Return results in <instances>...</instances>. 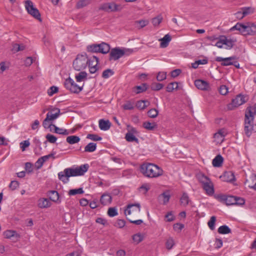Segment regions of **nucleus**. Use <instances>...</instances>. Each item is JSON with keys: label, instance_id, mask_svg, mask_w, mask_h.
<instances>
[{"label": "nucleus", "instance_id": "1", "mask_svg": "<svg viewBox=\"0 0 256 256\" xmlns=\"http://www.w3.org/2000/svg\"><path fill=\"white\" fill-rule=\"evenodd\" d=\"M256 115V103L246 108L244 119V132L250 137L252 132H256V124H254V116Z\"/></svg>", "mask_w": 256, "mask_h": 256}, {"label": "nucleus", "instance_id": "2", "mask_svg": "<svg viewBox=\"0 0 256 256\" xmlns=\"http://www.w3.org/2000/svg\"><path fill=\"white\" fill-rule=\"evenodd\" d=\"M140 172L146 177L158 178L163 174V170L158 166L151 163H144L140 166Z\"/></svg>", "mask_w": 256, "mask_h": 256}, {"label": "nucleus", "instance_id": "3", "mask_svg": "<svg viewBox=\"0 0 256 256\" xmlns=\"http://www.w3.org/2000/svg\"><path fill=\"white\" fill-rule=\"evenodd\" d=\"M230 30H238L244 36H256V24L254 23L249 22L245 24L238 22Z\"/></svg>", "mask_w": 256, "mask_h": 256}, {"label": "nucleus", "instance_id": "4", "mask_svg": "<svg viewBox=\"0 0 256 256\" xmlns=\"http://www.w3.org/2000/svg\"><path fill=\"white\" fill-rule=\"evenodd\" d=\"M88 58L86 54L84 52L78 54L73 62L74 68L77 71H80L85 69L88 64Z\"/></svg>", "mask_w": 256, "mask_h": 256}, {"label": "nucleus", "instance_id": "5", "mask_svg": "<svg viewBox=\"0 0 256 256\" xmlns=\"http://www.w3.org/2000/svg\"><path fill=\"white\" fill-rule=\"evenodd\" d=\"M87 52L92 53L100 52L103 54H106L109 52L110 47V44L102 42L100 44H94L88 45L86 48Z\"/></svg>", "mask_w": 256, "mask_h": 256}, {"label": "nucleus", "instance_id": "6", "mask_svg": "<svg viewBox=\"0 0 256 256\" xmlns=\"http://www.w3.org/2000/svg\"><path fill=\"white\" fill-rule=\"evenodd\" d=\"M58 175V179L64 184L68 182L69 178L78 176L76 168H65L64 171L59 172Z\"/></svg>", "mask_w": 256, "mask_h": 256}, {"label": "nucleus", "instance_id": "7", "mask_svg": "<svg viewBox=\"0 0 256 256\" xmlns=\"http://www.w3.org/2000/svg\"><path fill=\"white\" fill-rule=\"evenodd\" d=\"M64 85L68 90L74 94H79L82 90L84 86V84L82 86L77 84L70 77L64 80Z\"/></svg>", "mask_w": 256, "mask_h": 256}, {"label": "nucleus", "instance_id": "8", "mask_svg": "<svg viewBox=\"0 0 256 256\" xmlns=\"http://www.w3.org/2000/svg\"><path fill=\"white\" fill-rule=\"evenodd\" d=\"M248 100V96L242 94H238L234 98H233L231 103L227 105L228 110H232L235 108L243 104Z\"/></svg>", "mask_w": 256, "mask_h": 256}, {"label": "nucleus", "instance_id": "9", "mask_svg": "<svg viewBox=\"0 0 256 256\" xmlns=\"http://www.w3.org/2000/svg\"><path fill=\"white\" fill-rule=\"evenodd\" d=\"M24 6L28 14L39 21H42L40 14L38 10L34 6L33 2L31 0H26L24 2Z\"/></svg>", "mask_w": 256, "mask_h": 256}, {"label": "nucleus", "instance_id": "10", "mask_svg": "<svg viewBox=\"0 0 256 256\" xmlns=\"http://www.w3.org/2000/svg\"><path fill=\"white\" fill-rule=\"evenodd\" d=\"M100 9L107 12H112L120 11L122 7L120 4H117L114 2H108L102 4Z\"/></svg>", "mask_w": 256, "mask_h": 256}, {"label": "nucleus", "instance_id": "11", "mask_svg": "<svg viewBox=\"0 0 256 256\" xmlns=\"http://www.w3.org/2000/svg\"><path fill=\"white\" fill-rule=\"evenodd\" d=\"M109 60H116L124 55V52L120 48H115L110 50Z\"/></svg>", "mask_w": 256, "mask_h": 256}, {"label": "nucleus", "instance_id": "12", "mask_svg": "<svg viewBox=\"0 0 256 256\" xmlns=\"http://www.w3.org/2000/svg\"><path fill=\"white\" fill-rule=\"evenodd\" d=\"M216 198L227 206L236 205V198L232 196L218 195Z\"/></svg>", "mask_w": 256, "mask_h": 256}, {"label": "nucleus", "instance_id": "13", "mask_svg": "<svg viewBox=\"0 0 256 256\" xmlns=\"http://www.w3.org/2000/svg\"><path fill=\"white\" fill-rule=\"evenodd\" d=\"M60 109L58 108H54L52 109L50 112L46 114V118L48 119L50 121H53L56 119L60 115Z\"/></svg>", "mask_w": 256, "mask_h": 256}, {"label": "nucleus", "instance_id": "14", "mask_svg": "<svg viewBox=\"0 0 256 256\" xmlns=\"http://www.w3.org/2000/svg\"><path fill=\"white\" fill-rule=\"evenodd\" d=\"M140 212V206L139 204H128L125 210L124 214L126 216L130 215L132 212Z\"/></svg>", "mask_w": 256, "mask_h": 256}, {"label": "nucleus", "instance_id": "15", "mask_svg": "<svg viewBox=\"0 0 256 256\" xmlns=\"http://www.w3.org/2000/svg\"><path fill=\"white\" fill-rule=\"evenodd\" d=\"M235 58V56H230L226 58L218 56L216 58V60L218 62H222L221 65L222 66H228L233 64V62H232V60H234Z\"/></svg>", "mask_w": 256, "mask_h": 256}, {"label": "nucleus", "instance_id": "16", "mask_svg": "<svg viewBox=\"0 0 256 256\" xmlns=\"http://www.w3.org/2000/svg\"><path fill=\"white\" fill-rule=\"evenodd\" d=\"M196 86L200 90H205L209 88V84L204 80H196L194 82Z\"/></svg>", "mask_w": 256, "mask_h": 256}, {"label": "nucleus", "instance_id": "17", "mask_svg": "<svg viewBox=\"0 0 256 256\" xmlns=\"http://www.w3.org/2000/svg\"><path fill=\"white\" fill-rule=\"evenodd\" d=\"M220 178L223 181L226 182H232L235 180L234 174L230 171L224 172L223 175L220 176Z\"/></svg>", "mask_w": 256, "mask_h": 256}, {"label": "nucleus", "instance_id": "18", "mask_svg": "<svg viewBox=\"0 0 256 256\" xmlns=\"http://www.w3.org/2000/svg\"><path fill=\"white\" fill-rule=\"evenodd\" d=\"M48 196L52 201L58 203L60 202V201L59 200L60 196L57 191L50 190L48 192Z\"/></svg>", "mask_w": 256, "mask_h": 256}, {"label": "nucleus", "instance_id": "19", "mask_svg": "<svg viewBox=\"0 0 256 256\" xmlns=\"http://www.w3.org/2000/svg\"><path fill=\"white\" fill-rule=\"evenodd\" d=\"M202 188L206 191V194L209 196H212L214 194V185L212 181L208 182L203 186Z\"/></svg>", "mask_w": 256, "mask_h": 256}, {"label": "nucleus", "instance_id": "20", "mask_svg": "<svg viewBox=\"0 0 256 256\" xmlns=\"http://www.w3.org/2000/svg\"><path fill=\"white\" fill-rule=\"evenodd\" d=\"M111 126V123L108 120H105L101 119L99 120V128L101 130H107Z\"/></svg>", "mask_w": 256, "mask_h": 256}, {"label": "nucleus", "instance_id": "21", "mask_svg": "<svg viewBox=\"0 0 256 256\" xmlns=\"http://www.w3.org/2000/svg\"><path fill=\"white\" fill-rule=\"evenodd\" d=\"M51 202L48 198H40L38 200V206L40 208H47L51 206Z\"/></svg>", "mask_w": 256, "mask_h": 256}, {"label": "nucleus", "instance_id": "22", "mask_svg": "<svg viewBox=\"0 0 256 256\" xmlns=\"http://www.w3.org/2000/svg\"><path fill=\"white\" fill-rule=\"evenodd\" d=\"M148 86V85L146 83L142 84L140 86H137L133 88V91L136 94H138L144 92H146Z\"/></svg>", "mask_w": 256, "mask_h": 256}, {"label": "nucleus", "instance_id": "23", "mask_svg": "<svg viewBox=\"0 0 256 256\" xmlns=\"http://www.w3.org/2000/svg\"><path fill=\"white\" fill-rule=\"evenodd\" d=\"M171 36L168 34H166L164 38L160 39V40L161 42L160 44V46L162 48H166L170 41L171 40Z\"/></svg>", "mask_w": 256, "mask_h": 256}, {"label": "nucleus", "instance_id": "24", "mask_svg": "<svg viewBox=\"0 0 256 256\" xmlns=\"http://www.w3.org/2000/svg\"><path fill=\"white\" fill-rule=\"evenodd\" d=\"M100 202L103 205L108 204L112 202V196L110 194H104L101 196Z\"/></svg>", "mask_w": 256, "mask_h": 256}, {"label": "nucleus", "instance_id": "25", "mask_svg": "<svg viewBox=\"0 0 256 256\" xmlns=\"http://www.w3.org/2000/svg\"><path fill=\"white\" fill-rule=\"evenodd\" d=\"M89 168V165L87 164L76 168L78 176H83Z\"/></svg>", "mask_w": 256, "mask_h": 256}, {"label": "nucleus", "instance_id": "26", "mask_svg": "<svg viewBox=\"0 0 256 256\" xmlns=\"http://www.w3.org/2000/svg\"><path fill=\"white\" fill-rule=\"evenodd\" d=\"M225 134L224 132L222 130H220L218 132L214 134V138L215 140L218 142H222L224 140Z\"/></svg>", "mask_w": 256, "mask_h": 256}, {"label": "nucleus", "instance_id": "27", "mask_svg": "<svg viewBox=\"0 0 256 256\" xmlns=\"http://www.w3.org/2000/svg\"><path fill=\"white\" fill-rule=\"evenodd\" d=\"M4 235L6 238H10L12 237L20 238V234H18L16 231L12 230H6L4 232Z\"/></svg>", "mask_w": 256, "mask_h": 256}, {"label": "nucleus", "instance_id": "28", "mask_svg": "<svg viewBox=\"0 0 256 256\" xmlns=\"http://www.w3.org/2000/svg\"><path fill=\"white\" fill-rule=\"evenodd\" d=\"M223 160L224 158L221 155H217L212 160V165L215 167H220L222 166Z\"/></svg>", "mask_w": 256, "mask_h": 256}, {"label": "nucleus", "instance_id": "29", "mask_svg": "<svg viewBox=\"0 0 256 256\" xmlns=\"http://www.w3.org/2000/svg\"><path fill=\"white\" fill-rule=\"evenodd\" d=\"M88 74L86 72L82 71L76 74L75 76L77 82H81L87 79Z\"/></svg>", "mask_w": 256, "mask_h": 256}, {"label": "nucleus", "instance_id": "30", "mask_svg": "<svg viewBox=\"0 0 256 256\" xmlns=\"http://www.w3.org/2000/svg\"><path fill=\"white\" fill-rule=\"evenodd\" d=\"M198 179L200 182L202 184V186L210 182L211 180L208 176H206L204 174H199L197 176Z\"/></svg>", "mask_w": 256, "mask_h": 256}, {"label": "nucleus", "instance_id": "31", "mask_svg": "<svg viewBox=\"0 0 256 256\" xmlns=\"http://www.w3.org/2000/svg\"><path fill=\"white\" fill-rule=\"evenodd\" d=\"M218 232L220 234H226L230 233L231 230L228 226L223 225L218 228Z\"/></svg>", "mask_w": 256, "mask_h": 256}, {"label": "nucleus", "instance_id": "32", "mask_svg": "<svg viewBox=\"0 0 256 256\" xmlns=\"http://www.w3.org/2000/svg\"><path fill=\"white\" fill-rule=\"evenodd\" d=\"M80 138L76 136H70L66 138V142L70 144H73L78 142L80 141Z\"/></svg>", "mask_w": 256, "mask_h": 256}, {"label": "nucleus", "instance_id": "33", "mask_svg": "<svg viewBox=\"0 0 256 256\" xmlns=\"http://www.w3.org/2000/svg\"><path fill=\"white\" fill-rule=\"evenodd\" d=\"M143 126L147 130H154L157 128V124L155 122H145L143 123Z\"/></svg>", "mask_w": 256, "mask_h": 256}, {"label": "nucleus", "instance_id": "34", "mask_svg": "<svg viewBox=\"0 0 256 256\" xmlns=\"http://www.w3.org/2000/svg\"><path fill=\"white\" fill-rule=\"evenodd\" d=\"M99 63V59L96 56H93L90 58L88 59V66H97Z\"/></svg>", "mask_w": 256, "mask_h": 256}, {"label": "nucleus", "instance_id": "35", "mask_svg": "<svg viewBox=\"0 0 256 256\" xmlns=\"http://www.w3.org/2000/svg\"><path fill=\"white\" fill-rule=\"evenodd\" d=\"M175 245V242L172 237H169L166 242V247L168 250H170Z\"/></svg>", "mask_w": 256, "mask_h": 256}, {"label": "nucleus", "instance_id": "36", "mask_svg": "<svg viewBox=\"0 0 256 256\" xmlns=\"http://www.w3.org/2000/svg\"><path fill=\"white\" fill-rule=\"evenodd\" d=\"M189 202L190 199L188 194L186 192H184L180 199V202L181 204L186 206L188 204Z\"/></svg>", "mask_w": 256, "mask_h": 256}, {"label": "nucleus", "instance_id": "37", "mask_svg": "<svg viewBox=\"0 0 256 256\" xmlns=\"http://www.w3.org/2000/svg\"><path fill=\"white\" fill-rule=\"evenodd\" d=\"M96 144L94 142H90L84 148V152H93L96 150Z\"/></svg>", "mask_w": 256, "mask_h": 256}, {"label": "nucleus", "instance_id": "38", "mask_svg": "<svg viewBox=\"0 0 256 256\" xmlns=\"http://www.w3.org/2000/svg\"><path fill=\"white\" fill-rule=\"evenodd\" d=\"M223 44L226 46V48H232L234 46V41L231 39H228L224 36H223Z\"/></svg>", "mask_w": 256, "mask_h": 256}, {"label": "nucleus", "instance_id": "39", "mask_svg": "<svg viewBox=\"0 0 256 256\" xmlns=\"http://www.w3.org/2000/svg\"><path fill=\"white\" fill-rule=\"evenodd\" d=\"M52 127L54 128V132L62 135H68L70 132L66 129L60 128L57 127L55 125H52Z\"/></svg>", "mask_w": 256, "mask_h": 256}, {"label": "nucleus", "instance_id": "40", "mask_svg": "<svg viewBox=\"0 0 256 256\" xmlns=\"http://www.w3.org/2000/svg\"><path fill=\"white\" fill-rule=\"evenodd\" d=\"M144 102L148 103V104H150L148 100H141L137 102L136 106L138 109L144 110L146 108V106L145 105Z\"/></svg>", "mask_w": 256, "mask_h": 256}, {"label": "nucleus", "instance_id": "41", "mask_svg": "<svg viewBox=\"0 0 256 256\" xmlns=\"http://www.w3.org/2000/svg\"><path fill=\"white\" fill-rule=\"evenodd\" d=\"M166 88L168 92H172L174 90H177L178 88V83L176 82H170L167 86Z\"/></svg>", "mask_w": 256, "mask_h": 256}, {"label": "nucleus", "instance_id": "42", "mask_svg": "<svg viewBox=\"0 0 256 256\" xmlns=\"http://www.w3.org/2000/svg\"><path fill=\"white\" fill-rule=\"evenodd\" d=\"M144 236L142 234L138 233L132 236V240L138 244L144 240Z\"/></svg>", "mask_w": 256, "mask_h": 256}, {"label": "nucleus", "instance_id": "43", "mask_svg": "<svg viewBox=\"0 0 256 256\" xmlns=\"http://www.w3.org/2000/svg\"><path fill=\"white\" fill-rule=\"evenodd\" d=\"M126 139L128 142H138V139L131 132H128L126 134Z\"/></svg>", "mask_w": 256, "mask_h": 256}, {"label": "nucleus", "instance_id": "44", "mask_svg": "<svg viewBox=\"0 0 256 256\" xmlns=\"http://www.w3.org/2000/svg\"><path fill=\"white\" fill-rule=\"evenodd\" d=\"M114 74V72L110 68L104 70L102 74V77L104 78H108Z\"/></svg>", "mask_w": 256, "mask_h": 256}, {"label": "nucleus", "instance_id": "45", "mask_svg": "<svg viewBox=\"0 0 256 256\" xmlns=\"http://www.w3.org/2000/svg\"><path fill=\"white\" fill-rule=\"evenodd\" d=\"M84 192L82 188H80L78 189H72L68 192V194L70 196H74L76 194H82Z\"/></svg>", "mask_w": 256, "mask_h": 256}, {"label": "nucleus", "instance_id": "46", "mask_svg": "<svg viewBox=\"0 0 256 256\" xmlns=\"http://www.w3.org/2000/svg\"><path fill=\"white\" fill-rule=\"evenodd\" d=\"M26 46L23 44H14L12 46V50L15 52L23 50L25 49Z\"/></svg>", "mask_w": 256, "mask_h": 256}, {"label": "nucleus", "instance_id": "47", "mask_svg": "<svg viewBox=\"0 0 256 256\" xmlns=\"http://www.w3.org/2000/svg\"><path fill=\"white\" fill-rule=\"evenodd\" d=\"M160 198H162L164 204H166L170 200V195L168 192H163L160 196Z\"/></svg>", "mask_w": 256, "mask_h": 256}, {"label": "nucleus", "instance_id": "48", "mask_svg": "<svg viewBox=\"0 0 256 256\" xmlns=\"http://www.w3.org/2000/svg\"><path fill=\"white\" fill-rule=\"evenodd\" d=\"M89 3L88 0H79L76 4V8H82L88 5Z\"/></svg>", "mask_w": 256, "mask_h": 256}, {"label": "nucleus", "instance_id": "49", "mask_svg": "<svg viewBox=\"0 0 256 256\" xmlns=\"http://www.w3.org/2000/svg\"><path fill=\"white\" fill-rule=\"evenodd\" d=\"M158 114V111L156 108H152L148 112V115L151 118H156Z\"/></svg>", "mask_w": 256, "mask_h": 256}, {"label": "nucleus", "instance_id": "50", "mask_svg": "<svg viewBox=\"0 0 256 256\" xmlns=\"http://www.w3.org/2000/svg\"><path fill=\"white\" fill-rule=\"evenodd\" d=\"M86 138L94 141H99L102 140V138L96 134H88Z\"/></svg>", "mask_w": 256, "mask_h": 256}, {"label": "nucleus", "instance_id": "51", "mask_svg": "<svg viewBox=\"0 0 256 256\" xmlns=\"http://www.w3.org/2000/svg\"><path fill=\"white\" fill-rule=\"evenodd\" d=\"M108 214L110 217H114L118 214L117 210L116 208H110L108 210Z\"/></svg>", "mask_w": 256, "mask_h": 256}, {"label": "nucleus", "instance_id": "52", "mask_svg": "<svg viewBox=\"0 0 256 256\" xmlns=\"http://www.w3.org/2000/svg\"><path fill=\"white\" fill-rule=\"evenodd\" d=\"M46 138L49 142L52 144L55 143L57 140L56 136L50 134H47L46 136Z\"/></svg>", "mask_w": 256, "mask_h": 256}, {"label": "nucleus", "instance_id": "53", "mask_svg": "<svg viewBox=\"0 0 256 256\" xmlns=\"http://www.w3.org/2000/svg\"><path fill=\"white\" fill-rule=\"evenodd\" d=\"M216 220V218L215 216H212L210 220L208 222V224L211 230L214 229V224Z\"/></svg>", "mask_w": 256, "mask_h": 256}, {"label": "nucleus", "instance_id": "54", "mask_svg": "<svg viewBox=\"0 0 256 256\" xmlns=\"http://www.w3.org/2000/svg\"><path fill=\"white\" fill-rule=\"evenodd\" d=\"M164 86V85L160 83L154 82L151 85V88L153 90H159Z\"/></svg>", "mask_w": 256, "mask_h": 256}, {"label": "nucleus", "instance_id": "55", "mask_svg": "<svg viewBox=\"0 0 256 256\" xmlns=\"http://www.w3.org/2000/svg\"><path fill=\"white\" fill-rule=\"evenodd\" d=\"M162 17L160 16H158L156 18H154L152 19V22L153 25L156 26L158 25L162 22Z\"/></svg>", "mask_w": 256, "mask_h": 256}, {"label": "nucleus", "instance_id": "56", "mask_svg": "<svg viewBox=\"0 0 256 256\" xmlns=\"http://www.w3.org/2000/svg\"><path fill=\"white\" fill-rule=\"evenodd\" d=\"M20 186V183L17 180H12L10 185L9 188L12 190H16Z\"/></svg>", "mask_w": 256, "mask_h": 256}, {"label": "nucleus", "instance_id": "57", "mask_svg": "<svg viewBox=\"0 0 256 256\" xmlns=\"http://www.w3.org/2000/svg\"><path fill=\"white\" fill-rule=\"evenodd\" d=\"M126 224V222L124 220L118 219L117 220L116 222L115 223L114 226L116 227H118V228H122Z\"/></svg>", "mask_w": 256, "mask_h": 256}, {"label": "nucleus", "instance_id": "58", "mask_svg": "<svg viewBox=\"0 0 256 256\" xmlns=\"http://www.w3.org/2000/svg\"><path fill=\"white\" fill-rule=\"evenodd\" d=\"M52 122L50 121L46 118L42 122V126L45 128H51L52 126Z\"/></svg>", "mask_w": 256, "mask_h": 256}, {"label": "nucleus", "instance_id": "59", "mask_svg": "<svg viewBox=\"0 0 256 256\" xmlns=\"http://www.w3.org/2000/svg\"><path fill=\"white\" fill-rule=\"evenodd\" d=\"M58 88L56 86H51L48 90V94L50 96H52L54 94L58 92Z\"/></svg>", "mask_w": 256, "mask_h": 256}, {"label": "nucleus", "instance_id": "60", "mask_svg": "<svg viewBox=\"0 0 256 256\" xmlns=\"http://www.w3.org/2000/svg\"><path fill=\"white\" fill-rule=\"evenodd\" d=\"M166 78V72H159L156 76V80L158 81H162L165 80Z\"/></svg>", "mask_w": 256, "mask_h": 256}, {"label": "nucleus", "instance_id": "61", "mask_svg": "<svg viewBox=\"0 0 256 256\" xmlns=\"http://www.w3.org/2000/svg\"><path fill=\"white\" fill-rule=\"evenodd\" d=\"M123 108L126 110H132L134 108V106L133 104L128 101L123 105Z\"/></svg>", "mask_w": 256, "mask_h": 256}, {"label": "nucleus", "instance_id": "62", "mask_svg": "<svg viewBox=\"0 0 256 256\" xmlns=\"http://www.w3.org/2000/svg\"><path fill=\"white\" fill-rule=\"evenodd\" d=\"M184 228V224L180 223H176L174 224L173 228L175 231L180 232Z\"/></svg>", "mask_w": 256, "mask_h": 256}, {"label": "nucleus", "instance_id": "63", "mask_svg": "<svg viewBox=\"0 0 256 256\" xmlns=\"http://www.w3.org/2000/svg\"><path fill=\"white\" fill-rule=\"evenodd\" d=\"M220 93L222 95H226L228 92V88L225 85H222L219 89Z\"/></svg>", "mask_w": 256, "mask_h": 256}, {"label": "nucleus", "instance_id": "64", "mask_svg": "<svg viewBox=\"0 0 256 256\" xmlns=\"http://www.w3.org/2000/svg\"><path fill=\"white\" fill-rule=\"evenodd\" d=\"M30 145L28 140H24L20 143V147L22 151H24L26 147Z\"/></svg>", "mask_w": 256, "mask_h": 256}]
</instances>
